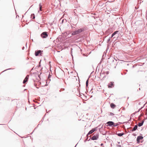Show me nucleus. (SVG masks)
<instances>
[{"instance_id":"obj_1","label":"nucleus","mask_w":147,"mask_h":147,"mask_svg":"<svg viewBox=\"0 0 147 147\" xmlns=\"http://www.w3.org/2000/svg\"><path fill=\"white\" fill-rule=\"evenodd\" d=\"M85 29L84 28H80L78 30H76L73 31L71 33L72 36H74L79 34L80 33L84 32Z\"/></svg>"},{"instance_id":"obj_2","label":"nucleus","mask_w":147,"mask_h":147,"mask_svg":"<svg viewBox=\"0 0 147 147\" xmlns=\"http://www.w3.org/2000/svg\"><path fill=\"white\" fill-rule=\"evenodd\" d=\"M43 51L41 50H37L35 51V55L36 56H42Z\"/></svg>"},{"instance_id":"obj_3","label":"nucleus","mask_w":147,"mask_h":147,"mask_svg":"<svg viewBox=\"0 0 147 147\" xmlns=\"http://www.w3.org/2000/svg\"><path fill=\"white\" fill-rule=\"evenodd\" d=\"M99 133H97L96 134L94 135L91 138H90L88 141H90V139L93 140H97L99 138Z\"/></svg>"},{"instance_id":"obj_4","label":"nucleus","mask_w":147,"mask_h":147,"mask_svg":"<svg viewBox=\"0 0 147 147\" xmlns=\"http://www.w3.org/2000/svg\"><path fill=\"white\" fill-rule=\"evenodd\" d=\"M99 126H98V127H96L95 128H93L92 129L90 130L88 132V135H90L93 133L94 131H97L98 129V127Z\"/></svg>"},{"instance_id":"obj_5","label":"nucleus","mask_w":147,"mask_h":147,"mask_svg":"<svg viewBox=\"0 0 147 147\" xmlns=\"http://www.w3.org/2000/svg\"><path fill=\"white\" fill-rule=\"evenodd\" d=\"M40 36L42 38H45L48 36V33L47 32H43L41 34Z\"/></svg>"},{"instance_id":"obj_6","label":"nucleus","mask_w":147,"mask_h":147,"mask_svg":"<svg viewBox=\"0 0 147 147\" xmlns=\"http://www.w3.org/2000/svg\"><path fill=\"white\" fill-rule=\"evenodd\" d=\"M143 138V137L141 134H140L139 136L137 137L136 139L137 143H139L140 142V140H142Z\"/></svg>"},{"instance_id":"obj_7","label":"nucleus","mask_w":147,"mask_h":147,"mask_svg":"<svg viewBox=\"0 0 147 147\" xmlns=\"http://www.w3.org/2000/svg\"><path fill=\"white\" fill-rule=\"evenodd\" d=\"M106 124H107L106 125L107 126L114 127V123L113 121H108L107 122Z\"/></svg>"},{"instance_id":"obj_8","label":"nucleus","mask_w":147,"mask_h":147,"mask_svg":"<svg viewBox=\"0 0 147 147\" xmlns=\"http://www.w3.org/2000/svg\"><path fill=\"white\" fill-rule=\"evenodd\" d=\"M29 78V75H27L23 80V84H25L28 81Z\"/></svg>"},{"instance_id":"obj_9","label":"nucleus","mask_w":147,"mask_h":147,"mask_svg":"<svg viewBox=\"0 0 147 147\" xmlns=\"http://www.w3.org/2000/svg\"><path fill=\"white\" fill-rule=\"evenodd\" d=\"M114 83L113 82H110L108 85V87L109 88H112L114 86Z\"/></svg>"},{"instance_id":"obj_10","label":"nucleus","mask_w":147,"mask_h":147,"mask_svg":"<svg viewBox=\"0 0 147 147\" xmlns=\"http://www.w3.org/2000/svg\"><path fill=\"white\" fill-rule=\"evenodd\" d=\"M128 122H123V123L120 122H118L117 123H115L114 124V127H115L116 126H117L118 125H119L121 124H124L125 123Z\"/></svg>"},{"instance_id":"obj_11","label":"nucleus","mask_w":147,"mask_h":147,"mask_svg":"<svg viewBox=\"0 0 147 147\" xmlns=\"http://www.w3.org/2000/svg\"><path fill=\"white\" fill-rule=\"evenodd\" d=\"M111 38V37H110L107 41V43H108L107 45V50L109 48V45H110V44L111 43V42H110L109 43V42Z\"/></svg>"},{"instance_id":"obj_12","label":"nucleus","mask_w":147,"mask_h":147,"mask_svg":"<svg viewBox=\"0 0 147 147\" xmlns=\"http://www.w3.org/2000/svg\"><path fill=\"white\" fill-rule=\"evenodd\" d=\"M119 32V31L117 30L115 31L111 35V38H113V36H115V34H118Z\"/></svg>"},{"instance_id":"obj_13","label":"nucleus","mask_w":147,"mask_h":147,"mask_svg":"<svg viewBox=\"0 0 147 147\" xmlns=\"http://www.w3.org/2000/svg\"><path fill=\"white\" fill-rule=\"evenodd\" d=\"M110 107L111 108L113 109H114L116 107V105L113 103H111L110 104Z\"/></svg>"},{"instance_id":"obj_14","label":"nucleus","mask_w":147,"mask_h":147,"mask_svg":"<svg viewBox=\"0 0 147 147\" xmlns=\"http://www.w3.org/2000/svg\"><path fill=\"white\" fill-rule=\"evenodd\" d=\"M144 121L143 120L142 121V122L141 123H138V125L139 127H141L142 126L144 122Z\"/></svg>"},{"instance_id":"obj_15","label":"nucleus","mask_w":147,"mask_h":147,"mask_svg":"<svg viewBox=\"0 0 147 147\" xmlns=\"http://www.w3.org/2000/svg\"><path fill=\"white\" fill-rule=\"evenodd\" d=\"M124 134V133H117L116 134L119 137H121Z\"/></svg>"},{"instance_id":"obj_16","label":"nucleus","mask_w":147,"mask_h":147,"mask_svg":"<svg viewBox=\"0 0 147 147\" xmlns=\"http://www.w3.org/2000/svg\"><path fill=\"white\" fill-rule=\"evenodd\" d=\"M30 18L32 19H34L35 18V16L34 13H32L30 16Z\"/></svg>"},{"instance_id":"obj_17","label":"nucleus","mask_w":147,"mask_h":147,"mask_svg":"<svg viewBox=\"0 0 147 147\" xmlns=\"http://www.w3.org/2000/svg\"><path fill=\"white\" fill-rule=\"evenodd\" d=\"M138 128V125H135L133 127V130L135 131L137 130Z\"/></svg>"},{"instance_id":"obj_18","label":"nucleus","mask_w":147,"mask_h":147,"mask_svg":"<svg viewBox=\"0 0 147 147\" xmlns=\"http://www.w3.org/2000/svg\"><path fill=\"white\" fill-rule=\"evenodd\" d=\"M88 82H89L88 79V80H87L86 81V88L88 86Z\"/></svg>"},{"instance_id":"obj_19","label":"nucleus","mask_w":147,"mask_h":147,"mask_svg":"<svg viewBox=\"0 0 147 147\" xmlns=\"http://www.w3.org/2000/svg\"><path fill=\"white\" fill-rule=\"evenodd\" d=\"M131 127H128L127 128V129H128V132H132L134 131V130H133V129H131V130H129V129L130 128H131Z\"/></svg>"},{"instance_id":"obj_20","label":"nucleus","mask_w":147,"mask_h":147,"mask_svg":"<svg viewBox=\"0 0 147 147\" xmlns=\"http://www.w3.org/2000/svg\"><path fill=\"white\" fill-rule=\"evenodd\" d=\"M51 75L50 74H49V76H48V81L49 80V81H51V79H50V78L51 77Z\"/></svg>"},{"instance_id":"obj_21","label":"nucleus","mask_w":147,"mask_h":147,"mask_svg":"<svg viewBox=\"0 0 147 147\" xmlns=\"http://www.w3.org/2000/svg\"><path fill=\"white\" fill-rule=\"evenodd\" d=\"M109 115L113 116L114 115V114L112 112H109Z\"/></svg>"},{"instance_id":"obj_22","label":"nucleus","mask_w":147,"mask_h":147,"mask_svg":"<svg viewBox=\"0 0 147 147\" xmlns=\"http://www.w3.org/2000/svg\"><path fill=\"white\" fill-rule=\"evenodd\" d=\"M64 20L65 21V22H67V20L65 19H63L61 21V24H63Z\"/></svg>"},{"instance_id":"obj_23","label":"nucleus","mask_w":147,"mask_h":147,"mask_svg":"<svg viewBox=\"0 0 147 147\" xmlns=\"http://www.w3.org/2000/svg\"><path fill=\"white\" fill-rule=\"evenodd\" d=\"M42 11V7H39V10L38 11V12H39L40 11Z\"/></svg>"},{"instance_id":"obj_24","label":"nucleus","mask_w":147,"mask_h":147,"mask_svg":"<svg viewBox=\"0 0 147 147\" xmlns=\"http://www.w3.org/2000/svg\"><path fill=\"white\" fill-rule=\"evenodd\" d=\"M14 69L11 68H9V69H5V70H4L3 72L5 71H6L8 70H11V69Z\"/></svg>"},{"instance_id":"obj_25","label":"nucleus","mask_w":147,"mask_h":147,"mask_svg":"<svg viewBox=\"0 0 147 147\" xmlns=\"http://www.w3.org/2000/svg\"><path fill=\"white\" fill-rule=\"evenodd\" d=\"M112 59V61L113 62L114 61L113 58V57L111 58L110 57L108 59Z\"/></svg>"},{"instance_id":"obj_26","label":"nucleus","mask_w":147,"mask_h":147,"mask_svg":"<svg viewBox=\"0 0 147 147\" xmlns=\"http://www.w3.org/2000/svg\"><path fill=\"white\" fill-rule=\"evenodd\" d=\"M116 146L117 147H121V146L120 145H118V144H117L116 145Z\"/></svg>"},{"instance_id":"obj_27","label":"nucleus","mask_w":147,"mask_h":147,"mask_svg":"<svg viewBox=\"0 0 147 147\" xmlns=\"http://www.w3.org/2000/svg\"><path fill=\"white\" fill-rule=\"evenodd\" d=\"M41 74V73H40V74H38V77H39V79L40 80L41 79L40 78V74Z\"/></svg>"},{"instance_id":"obj_28","label":"nucleus","mask_w":147,"mask_h":147,"mask_svg":"<svg viewBox=\"0 0 147 147\" xmlns=\"http://www.w3.org/2000/svg\"><path fill=\"white\" fill-rule=\"evenodd\" d=\"M42 7V5L41 3H40L39 4V7Z\"/></svg>"},{"instance_id":"obj_29","label":"nucleus","mask_w":147,"mask_h":147,"mask_svg":"<svg viewBox=\"0 0 147 147\" xmlns=\"http://www.w3.org/2000/svg\"><path fill=\"white\" fill-rule=\"evenodd\" d=\"M73 50V49L72 48H71V55H72V57H73V55H72V50Z\"/></svg>"},{"instance_id":"obj_30","label":"nucleus","mask_w":147,"mask_h":147,"mask_svg":"<svg viewBox=\"0 0 147 147\" xmlns=\"http://www.w3.org/2000/svg\"><path fill=\"white\" fill-rule=\"evenodd\" d=\"M109 71H106V74L107 75H108L109 74Z\"/></svg>"},{"instance_id":"obj_31","label":"nucleus","mask_w":147,"mask_h":147,"mask_svg":"<svg viewBox=\"0 0 147 147\" xmlns=\"http://www.w3.org/2000/svg\"><path fill=\"white\" fill-rule=\"evenodd\" d=\"M102 134L103 135H106V134H107V132H105V133H102Z\"/></svg>"},{"instance_id":"obj_32","label":"nucleus","mask_w":147,"mask_h":147,"mask_svg":"<svg viewBox=\"0 0 147 147\" xmlns=\"http://www.w3.org/2000/svg\"><path fill=\"white\" fill-rule=\"evenodd\" d=\"M88 138H87L84 141V142H86V141H88Z\"/></svg>"},{"instance_id":"obj_33","label":"nucleus","mask_w":147,"mask_h":147,"mask_svg":"<svg viewBox=\"0 0 147 147\" xmlns=\"http://www.w3.org/2000/svg\"><path fill=\"white\" fill-rule=\"evenodd\" d=\"M75 16H76L77 17H78V16L77 14L76 13H75Z\"/></svg>"},{"instance_id":"obj_34","label":"nucleus","mask_w":147,"mask_h":147,"mask_svg":"<svg viewBox=\"0 0 147 147\" xmlns=\"http://www.w3.org/2000/svg\"><path fill=\"white\" fill-rule=\"evenodd\" d=\"M103 145H104V144H103V143H101V144H100V146H103Z\"/></svg>"},{"instance_id":"obj_35","label":"nucleus","mask_w":147,"mask_h":147,"mask_svg":"<svg viewBox=\"0 0 147 147\" xmlns=\"http://www.w3.org/2000/svg\"><path fill=\"white\" fill-rule=\"evenodd\" d=\"M75 19H76V20H78V17H76Z\"/></svg>"},{"instance_id":"obj_36","label":"nucleus","mask_w":147,"mask_h":147,"mask_svg":"<svg viewBox=\"0 0 147 147\" xmlns=\"http://www.w3.org/2000/svg\"><path fill=\"white\" fill-rule=\"evenodd\" d=\"M88 135V133L87 134V135H86V137H87V138H88V137H89V136H88V135Z\"/></svg>"},{"instance_id":"obj_37","label":"nucleus","mask_w":147,"mask_h":147,"mask_svg":"<svg viewBox=\"0 0 147 147\" xmlns=\"http://www.w3.org/2000/svg\"><path fill=\"white\" fill-rule=\"evenodd\" d=\"M133 135L134 136H135L136 135V134H133Z\"/></svg>"},{"instance_id":"obj_38","label":"nucleus","mask_w":147,"mask_h":147,"mask_svg":"<svg viewBox=\"0 0 147 147\" xmlns=\"http://www.w3.org/2000/svg\"><path fill=\"white\" fill-rule=\"evenodd\" d=\"M145 105V104H144V106H143V107H141L140 109H142L143 108V107H144V105Z\"/></svg>"},{"instance_id":"obj_39","label":"nucleus","mask_w":147,"mask_h":147,"mask_svg":"<svg viewBox=\"0 0 147 147\" xmlns=\"http://www.w3.org/2000/svg\"><path fill=\"white\" fill-rule=\"evenodd\" d=\"M25 48V47H22V49L23 50H24V49Z\"/></svg>"},{"instance_id":"obj_40","label":"nucleus","mask_w":147,"mask_h":147,"mask_svg":"<svg viewBox=\"0 0 147 147\" xmlns=\"http://www.w3.org/2000/svg\"><path fill=\"white\" fill-rule=\"evenodd\" d=\"M141 109H140H140H139V110H138V112H139V111H140V110Z\"/></svg>"},{"instance_id":"obj_41","label":"nucleus","mask_w":147,"mask_h":147,"mask_svg":"<svg viewBox=\"0 0 147 147\" xmlns=\"http://www.w3.org/2000/svg\"><path fill=\"white\" fill-rule=\"evenodd\" d=\"M76 9H74V12L75 13H75V11H76Z\"/></svg>"},{"instance_id":"obj_42","label":"nucleus","mask_w":147,"mask_h":147,"mask_svg":"<svg viewBox=\"0 0 147 147\" xmlns=\"http://www.w3.org/2000/svg\"><path fill=\"white\" fill-rule=\"evenodd\" d=\"M71 28L73 29L75 27H73L72 26H71Z\"/></svg>"},{"instance_id":"obj_43","label":"nucleus","mask_w":147,"mask_h":147,"mask_svg":"<svg viewBox=\"0 0 147 147\" xmlns=\"http://www.w3.org/2000/svg\"><path fill=\"white\" fill-rule=\"evenodd\" d=\"M53 24V23H52H52H51L50 24V25H52V24Z\"/></svg>"},{"instance_id":"obj_44","label":"nucleus","mask_w":147,"mask_h":147,"mask_svg":"<svg viewBox=\"0 0 147 147\" xmlns=\"http://www.w3.org/2000/svg\"><path fill=\"white\" fill-rule=\"evenodd\" d=\"M62 90H65V89L64 88H62Z\"/></svg>"},{"instance_id":"obj_45","label":"nucleus","mask_w":147,"mask_h":147,"mask_svg":"<svg viewBox=\"0 0 147 147\" xmlns=\"http://www.w3.org/2000/svg\"><path fill=\"white\" fill-rule=\"evenodd\" d=\"M102 75L104 74H105V73H104V72H103V73H102Z\"/></svg>"},{"instance_id":"obj_46","label":"nucleus","mask_w":147,"mask_h":147,"mask_svg":"<svg viewBox=\"0 0 147 147\" xmlns=\"http://www.w3.org/2000/svg\"><path fill=\"white\" fill-rule=\"evenodd\" d=\"M53 23H55V21H54L53 22H52Z\"/></svg>"},{"instance_id":"obj_47","label":"nucleus","mask_w":147,"mask_h":147,"mask_svg":"<svg viewBox=\"0 0 147 147\" xmlns=\"http://www.w3.org/2000/svg\"><path fill=\"white\" fill-rule=\"evenodd\" d=\"M125 71L126 72H127V71H128V70H127V69H126V70H125Z\"/></svg>"},{"instance_id":"obj_48","label":"nucleus","mask_w":147,"mask_h":147,"mask_svg":"<svg viewBox=\"0 0 147 147\" xmlns=\"http://www.w3.org/2000/svg\"><path fill=\"white\" fill-rule=\"evenodd\" d=\"M117 143H118V144H120V142H117Z\"/></svg>"},{"instance_id":"obj_49","label":"nucleus","mask_w":147,"mask_h":147,"mask_svg":"<svg viewBox=\"0 0 147 147\" xmlns=\"http://www.w3.org/2000/svg\"><path fill=\"white\" fill-rule=\"evenodd\" d=\"M138 105H140V102H139V104H138Z\"/></svg>"},{"instance_id":"obj_50","label":"nucleus","mask_w":147,"mask_h":147,"mask_svg":"<svg viewBox=\"0 0 147 147\" xmlns=\"http://www.w3.org/2000/svg\"><path fill=\"white\" fill-rule=\"evenodd\" d=\"M121 74L122 75H123V74L122 73H121Z\"/></svg>"},{"instance_id":"obj_51","label":"nucleus","mask_w":147,"mask_h":147,"mask_svg":"<svg viewBox=\"0 0 147 147\" xmlns=\"http://www.w3.org/2000/svg\"><path fill=\"white\" fill-rule=\"evenodd\" d=\"M114 59H115V60L116 61H117V59H115L114 58Z\"/></svg>"},{"instance_id":"obj_52","label":"nucleus","mask_w":147,"mask_h":147,"mask_svg":"<svg viewBox=\"0 0 147 147\" xmlns=\"http://www.w3.org/2000/svg\"><path fill=\"white\" fill-rule=\"evenodd\" d=\"M126 73H126H126H124V74H125V75L126 74Z\"/></svg>"},{"instance_id":"obj_53","label":"nucleus","mask_w":147,"mask_h":147,"mask_svg":"<svg viewBox=\"0 0 147 147\" xmlns=\"http://www.w3.org/2000/svg\"><path fill=\"white\" fill-rule=\"evenodd\" d=\"M77 144H76V146H75V147H76V146H77Z\"/></svg>"},{"instance_id":"obj_54","label":"nucleus","mask_w":147,"mask_h":147,"mask_svg":"<svg viewBox=\"0 0 147 147\" xmlns=\"http://www.w3.org/2000/svg\"><path fill=\"white\" fill-rule=\"evenodd\" d=\"M147 119V117H146V118L145 119V120H146V119Z\"/></svg>"},{"instance_id":"obj_55","label":"nucleus","mask_w":147,"mask_h":147,"mask_svg":"<svg viewBox=\"0 0 147 147\" xmlns=\"http://www.w3.org/2000/svg\"><path fill=\"white\" fill-rule=\"evenodd\" d=\"M34 85H35V86H36V85H36V84H35Z\"/></svg>"},{"instance_id":"obj_56","label":"nucleus","mask_w":147,"mask_h":147,"mask_svg":"<svg viewBox=\"0 0 147 147\" xmlns=\"http://www.w3.org/2000/svg\"><path fill=\"white\" fill-rule=\"evenodd\" d=\"M26 89H25L24 90V91H26Z\"/></svg>"},{"instance_id":"obj_57","label":"nucleus","mask_w":147,"mask_h":147,"mask_svg":"<svg viewBox=\"0 0 147 147\" xmlns=\"http://www.w3.org/2000/svg\"><path fill=\"white\" fill-rule=\"evenodd\" d=\"M139 90H140V88H139Z\"/></svg>"},{"instance_id":"obj_58","label":"nucleus","mask_w":147,"mask_h":147,"mask_svg":"<svg viewBox=\"0 0 147 147\" xmlns=\"http://www.w3.org/2000/svg\"><path fill=\"white\" fill-rule=\"evenodd\" d=\"M44 119V118H42V120L43 119Z\"/></svg>"},{"instance_id":"obj_59","label":"nucleus","mask_w":147,"mask_h":147,"mask_svg":"<svg viewBox=\"0 0 147 147\" xmlns=\"http://www.w3.org/2000/svg\"><path fill=\"white\" fill-rule=\"evenodd\" d=\"M94 147H97L96 146H95Z\"/></svg>"},{"instance_id":"obj_60","label":"nucleus","mask_w":147,"mask_h":147,"mask_svg":"<svg viewBox=\"0 0 147 147\" xmlns=\"http://www.w3.org/2000/svg\"><path fill=\"white\" fill-rule=\"evenodd\" d=\"M24 17V16L23 15V16H22V18H23Z\"/></svg>"},{"instance_id":"obj_61","label":"nucleus","mask_w":147,"mask_h":147,"mask_svg":"<svg viewBox=\"0 0 147 147\" xmlns=\"http://www.w3.org/2000/svg\"><path fill=\"white\" fill-rule=\"evenodd\" d=\"M47 85H45V86H47Z\"/></svg>"},{"instance_id":"obj_62","label":"nucleus","mask_w":147,"mask_h":147,"mask_svg":"<svg viewBox=\"0 0 147 147\" xmlns=\"http://www.w3.org/2000/svg\"><path fill=\"white\" fill-rule=\"evenodd\" d=\"M59 91H60V92H61V90H59Z\"/></svg>"},{"instance_id":"obj_63","label":"nucleus","mask_w":147,"mask_h":147,"mask_svg":"<svg viewBox=\"0 0 147 147\" xmlns=\"http://www.w3.org/2000/svg\"><path fill=\"white\" fill-rule=\"evenodd\" d=\"M36 88H38H38L37 87H36Z\"/></svg>"},{"instance_id":"obj_64","label":"nucleus","mask_w":147,"mask_h":147,"mask_svg":"<svg viewBox=\"0 0 147 147\" xmlns=\"http://www.w3.org/2000/svg\"><path fill=\"white\" fill-rule=\"evenodd\" d=\"M43 120H42V122H43Z\"/></svg>"}]
</instances>
